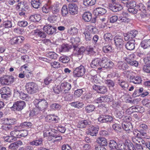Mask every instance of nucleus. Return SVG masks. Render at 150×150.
<instances>
[{"instance_id":"nucleus-1","label":"nucleus","mask_w":150,"mask_h":150,"mask_svg":"<svg viewBox=\"0 0 150 150\" xmlns=\"http://www.w3.org/2000/svg\"><path fill=\"white\" fill-rule=\"evenodd\" d=\"M28 93L30 94H33L39 91V87L37 84L33 82L27 83L25 86Z\"/></svg>"},{"instance_id":"nucleus-2","label":"nucleus","mask_w":150,"mask_h":150,"mask_svg":"<svg viewBox=\"0 0 150 150\" xmlns=\"http://www.w3.org/2000/svg\"><path fill=\"white\" fill-rule=\"evenodd\" d=\"M33 103L41 111L46 109L48 107V103L45 99H36L34 100Z\"/></svg>"},{"instance_id":"nucleus-3","label":"nucleus","mask_w":150,"mask_h":150,"mask_svg":"<svg viewBox=\"0 0 150 150\" xmlns=\"http://www.w3.org/2000/svg\"><path fill=\"white\" fill-rule=\"evenodd\" d=\"M14 80L12 76L5 75L0 78V82L2 85H8L12 83Z\"/></svg>"},{"instance_id":"nucleus-4","label":"nucleus","mask_w":150,"mask_h":150,"mask_svg":"<svg viewBox=\"0 0 150 150\" xmlns=\"http://www.w3.org/2000/svg\"><path fill=\"white\" fill-rule=\"evenodd\" d=\"M86 71L85 67L81 65L75 68L74 71V76L75 77H80L83 76Z\"/></svg>"},{"instance_id":"nucleus-5","label":"nucleus","mask_w":150,"mask_h":150,"mask_svg":"<svg viewBox=\"0 0 150 150\" xmlns=\"http://www.w3.org/2000/svg\"><path fill=\"white\" fill-rule=\"evenodd\" d=\"M110 2L109 7L110 10L113 12H117L122 9V6L120 4L115 2V0H109Z\"/></svg>"},{"instance_id":"nucleus-6","label":"nucleus","mask_w":150,"mask_h":150,"mask_svg":"<svg viewBox=\"0 0 150 150\" xmlns=\"http://www.w3.org/2000/svg\"><path fill=\"white\" fill-rule=\"evenodd\" d=\"M114 40L115 45L117 48L120 49L122 48L123 45V39L120 36H115L114 38Z\"/></svg>"},{"instance_id":"nucleus-7","label":"nucleus","mask_w":150,"mask_h":150,"mask_svg":"<svg viewBox=\"0 0 150 150\" xmlns=\"http://www.w3.org/2000/svg\"><path fill=\"white\" fill-rule=\"evenodd\" d=\"M25 105V102L23 101H17L14 103L13 108L14 109L18 111H20L22 110Z\"/></svg>"},{"instance_id":"nucleus-8","label":"nucleus","mask_w":150,"mask_h":150,"mask_svg":"<svg viewBox=\"0 0 150 150\" xmlns=\"http://www.w3.org/2000/svg\"><path fill=\"white\" fill-rule=\"evenodd\" d=\"M62 88V92L64 93H69L71 88V84L67 82L62 83L61 84Z\"/></svg>"},{"instance_id":"nucleus-9","label":"nucleus","mask_w":150,"mask_h":150,"mask_svg":"<svg viewBox=\"0 0 150 150\" xmlns=\"http://www.w3.org/2000/svg\"><path fill=\"white\" fill-rule=\"evenodd\" d=\"M112 119L113 118L112 117L105 115H100L98 118V121L101 123L111 122L112 120Z\"/></svg>"},{"instance_id":"nucleus-10","label":"nucleus","mask_w":150,"mask_h":150,"mask_svg":"<svg viewBox=\"0 0 150 150\" xmlns=\"http://www.w3.org/2000/svg\"><path fill=\"white\" fill-rule=\"evenodd\" d=\"M69 13L73 15L77 13L78 7L74 3H70L68 5Z\"/></svg>"},{"instance_id":"nucleus-11","label":"nucleus","mask_w":150,"mask_h":150,"mask_svg":"<svg viewBox=\"0 0 150 150\" xmlns=\"http://www.w3.org/2000/svg\"><path fill=\"white\" fill-rule=\"evenodd\" d=\"M99 130L98 127L91 126L89 127L86 132L87 134L90 135L92 136H96Z\"/></svg>"},{"instance_id":"nucleus-12","label":"nucleus","mask_w":150,"mask_h":150,"mask_svg":"<svg viewBox=\"0 0 150 150\" xmlns=\"http://www.w3.org/2000/svg\"><path fill=\"white\" fill-rule=\"evenodd\" d=\"M93 89L99 93L104 94L107 91V88L105 86H99L94 85L93 86Z\"/></svg>"},{"instance_id":"nucleus-13","label":"nucleus","mask_w":150,"mask_h":150,"mask_svg":"<svg viewBox=\"0 0 150 150\" xmlns=\"http://www.w3.org/2000/svg\"><path fill=\"white\" fill-rule=\"evenodd\" d=\"M109 146L111 149L114 150L118 148L119 149H122V147L123 145L122 144L117 143L114 140H111L110 141Z\"/></svg>"},{"instance_id":"nucleus-14","label":"nucleus","mask_w":150,"mask_h":150,"mask_svg":"<svg viewBox=\"0 0 150 150\" xmlns=\"http://www.w3.org/2000/svg\"><path fill=\"white\" fill-rule=\"evenodd\" d=\"M43 29L45 32L49 35L53 34L56 32V28L55 27H54L49 25L44 26Z\"/></svg>"},{"instance_id":"nucleus-15","label":"nucleus","mask_w":150,"mask_h":150,"mask_svg":"<svg viewBox=\"0 0 150 150\" xmlns=\"http://www.w3.org/2000/svg\"><path fill=\"white\" fill-rule=\"evenodd\" d=\"M24 39V38L23 36H18L12 38L10 42L12 45L19 44L23 42Z\"/></svg>"},{"instance_id":"nucleus-16","label":"nucleus","mask_w":150,"mask_h":150,"mask_svg":"<svg viewBox=\"0 0 150 150\" xmlns=\"http://www.w3.org/2000/svg\"><path fill=\"white\" fill-rule=\"evenodd\" d=\"M138 33V31L137 30L131 31L128 33L127 34H125L124 36V39L126 41L129 40V39L133 38H134Z\"/></svg>"},{"instance_id":"nucleus-17","label":"nucleus","mask_w":150,"mask_h":150,"mask_svg":"<svg viewBox=\"0 0 150 150\" xmlns=\"http://www.w3.org/2000/svg\"><path fill=\"white\" fill-rule=\"evenodd\" d=\"M116 67L118 69L123 70L127 69L129 67L127 63L122 61H119L118 62Z\"/></svg>"},{"instance_id":"nucleus-18","label":"nucleus","mask_w":150,"mask_h":150,"mask_svg":"<svg viewBox=\"0 0 150 150\" xmlns=\"http://www.w3.org/2000/svg\"><path fill=\"white\" fill-rule=\"evenodd\" d=\"M107 12L106 10L101 7H98L94 10L93 12L96 16H101L105 14Z\"/></svg>"},{"instance_id":"nucleus-19","label":"nucleus","mask_w":150,"mask_h":150,"mask_svg":"<svg viewBox=\"0 0 150 150\" xmlns=\"http://www.w3.org/2000/svg\"><path fill=\"white\" fill-rule=\"evenodd\" d=\"M122 126L125 131L128 132L132 129V125L129 122H123L122 123Z\"/></svg>"},{"instance_id":"nucleus-20","label":"nucleus","mask_w":150,"mask_h":150,"mask_svg":"<svg viewBox=\"0 0 150 150\" xmlns=\"http://www.w3.org/2000/svg\"><path fill=\"white\" fill-rule=\"evenodd\" d=\"M72 47L68 44H63L61 46L59 50L61 52H68L71 49Z\"/></svg>"},{"instance_id":"nucleus-21","label":"nucleus","mask_w":150,"mask_h":150,"mask_svg":"<svg viewBox=\"0 0 150 150\" xmlns=\"http://www.w3.org/2000/svg\"><path fill=\"white\" fill-rule=\"evenodd\" d=\"M125 47L127 50H133L135 48V40L132 39L127 42Z\"/></svg>"},{"instance_id":"nucleus-22","label":"nucleus","mask_w":150,"mask_h":150,"mask_svg":"<svg viewBox=\"0 0 150 150\" xmlns=\"http://www.w3.org/2000/svg\"><path fill=\"white\" fill-rule=\"evenodd\" d=\"M22 142L21 141H18L11 144L9 146V148L11 149H14L18 148L20 146L22 145Z\"/></svg>"},{"instance_id":"nucleus-23","label":"nucleus","mask_w":150,"mask_h":150,"mask_svg":"<svg viewBox=\"0 0 150 150\" xmlns=\"http://www.w3.org/2000/svg\"><path fill=\"white\" fill-rule=\"evenodd\" d=\"M142 80L140 77L139 76L135 77L132 76H130L129 81L134 84H139L141 83Z\"/></svg>"},{"instance_id":"nucleus-24","label":"nucleus","mask_w":150,"mask_h":150,"mask_svg":"<svg viewBox=\"0 0 150 150\" xmlns=\"http://www.w3.org/2000/svg\"><path fill=\"white\" fill-rule=\"evenodd\" d=\"M34 35L36 36L39 37L41 38H45L46 36V33L38 29L34 30Z\"/></svg>"},{"instance_id":"nucleus-25","label":"nucleus","mask_w":150,"mask_h":150,"mask_svg":"<svg viewBox=\"0 0 150 150\" xmlns=\"http://www.w3.org/2000/svg\"><path fill=\"white\" fill-rule=\"evenodd\" d=\"M96 142L97 143L102 145V146H107L108 144L107 139L103 137L98 138L96 140Z\"/></svg>"},{"instance_id":"nucleus-26","label":"nucleus","mask_w":150,"mask_h":150,"mask_svg":"<svg viewBox=\"0 0 150 150\" xmlns=\"http://www.w3.org/2000/svg\"><path fill=\"white\" fill-rule=\"evenodd\" d=\"M90 122L88 120H84L79 121L78 123L77 126L79 128H83L89 125Z\"/></svg>"},{"instance_id":"nucleus-27","label":"nucleus","mask_w":150,"mask_h":150,"mask_svg":"<svg viewBox=\"0 0 150 150\" xmlns=\"http://www.w3.org/2000/svg\"><path fill=\"white\" fill-rule=\"evenodd\" d=\"M82 18L85 22H89L92 18V14L89 12H85L83 14Z\"/></svg>"},{"instance_id":"nucleus-28","label":"nucleus","mask_w":150,"mask_h":150,"mask_svg":"<svg viewBox=\"0 0 150 150\" xmlns=\"http://www.w3.org/2000/svg\"><path fill=\"white\" fill-rule=\"evenodd\" d=\"M140 45L144 49L150 47V39L143 40L141 43Z\"/></svg>"},{"instance_id":"nucleus-29","label":"nucleus","mask_w":150,"mask_h":150,"mask_svg":"<svg viewBox=\"0 0 150 150\" xmlns=\"http://www.w3.org/2000/svg\"><path fill=\"white\" fill-rule=\"evenodd\" d=\"M74 48V52L77 55L81 54L86 50L85 48L83 46L80 48L76 47V46Z\"/></svg>"},{"instance_id":"nucleus-30","label":"nucleus","mask_w":150,"mask_h":150,"mask_svg":"<svg viewBox=\"0 0 150 150\" xmlns=\"http://www.w3.org/2000/svg\"><path fill=\"white\" fill-rule=\"evenodd\" d=\"M104 39L105 41L108 43H110L113 39L112 35L110 33H106L104 35Z\"/></svg>"},{"instance_id":"nucleus-31","label":"nucleus","mask_w":150,"mask_h":150,"mask_svg":"<svg viewBox=\"0 0 150 150\" xmlns=\"http://www.w3.org/2000/svg\"><path fill=\"white\" fill-rule=\"evenodd\" d=\"M41 19L40 15L38 14H35L32 15L30 16L29 19L31 21L33 22H39Z\"/></svg>"},{"instance_id":"nucleus-32","label":"nucleus","mask_w":150,"mask_h":150,"mask_svg":"<svg viewBox=\"0 0 150 150\" xmlns=\"http://www.w3.org/2000/svg\"><path fill=\"white\" fill-rule=\"evenodd\" d=\"M100 59L97 58L93 59L91 63V66L92 68H94L100 66Z\"/></svg>"},{"instance_id":"nucleus-33","label":"nucleus","mask_w":150,"mask_h":150,"mask_svg":"<svg viewBox=\"0 0 150 150\" xmlns=\"http://www.w3.org/2000/svg\"><path fill=\"white\" fill-rule=\"evenodd\" d=\"M96 0H83V5L87 7L92 6L95 4Z\"/></svg>"},{"instance_id":"nucleus-34","label":"nucleus","mask_w":150,"mask_h":150,"mask_svg":"<svg viewBox=\"0 0 150 150\" xmlns=\"http://www.w3.org/2000/svg\"><path fill=\"white\" fill-rule=\"evenodd\" d=\"M41 110L38 108L35 107L30 111V115L33 117L36 115L41 112Z\"/></svg>"},{"instance_id":"nucleus-35","label":"nucleus","mask_w":150,"mask_h":150,"mask_svg":"<svg viewBox=\"0 0 150 150\" xmlns=\"http://www.w3.org/2000/svg\"><path fill=\"white\" fill-rule=\"evenodd\" d=\"M42 142V139H38L30 142L29 144L32 146H38L41 145Z\"/></svg>"},{"instance_id":"nucleus-36","label":"nucleus","mask_w":150,"mask_h":150,"mask_svg":"<svg viewBox=\"0 0 150 150\" xmlns=\"http://www.w3.org/2000/svg\"><path fill=\"white\" fill-rule=\"evenodd\" d=\"M80 39L78 37H76L75 38L72 37L70 39V42L72 44L74 47H75V45L77 44L80 42Z\"/></svg>"},{"instance_id":"nucleus-37","label":"nucleus","mask_w":150,"mask_h":150,"mask_svg":"<svg viewBox=\"0 0 150 150\" xmlns=\"http://www.w3.org/2000/svg\"><path fill=\"white\" fill-rule=\"evenodd\" d=\"M120 86L124 90L127 91L129 86L128 83L127 82L124 81H120L118 83Z\"/></svg>"},{"instance_id":"nucleus-38","label":"nucleus","mask_w":150,"mask_h":150,"mask_svg":"<svg viewBox=\"0 0 150 150\" xmlns=\"http://www.w3.org/2000/svg\"><path fill=\"white\" fill-rule=\"evenodd\" d=\"M46 120L47 121H51L54 120L57 122L58 121V118L57 117L54 115H48L46 118Z\"/></svg>"},{"instance_id":"nucleus-39","label":"nucleus","mask_w":150,"mask_h":150,"mask_svg":"<svg viewBox=\"0 0 150 150\" xmlns=\"http://www.w3.org/2000/svg\"><path fill=\"white\" fill-rule=\"evenodd\" d=\"M31 3L32 6L35 8H38L41 4L39 0H31Z\"/></svg>"},{"instance_id":"nucleus-40","label":"nucleus","mask_w":150,"mask_h":150,"mask_svg":"<svg viewBox=\"0 0 150 150\" xmlns=\"http://www.w3.org/2000/svg\"><path fill=\"white\" fill-rule=\"evenodd\" d=\"M79 30L76 27L71 28L68 30L69 34L71 35H76L78 33Z\"/></svg>"},{"instance_id":"nucleus-41","label":"nucleus","mask_w":150,"mask_h":150,"mask_svg":"<svg viewBox=\"0 0 150 150\" xmlns=\"http://www.w3.org/2000/svg\"><path fill=\"white\" fill-rule=\"evenodd\" d=\"M47 57L50 59H55L58 57V55L54 52H50L46 54Z\"/></svg>"},{"instance_id":"nucleus-42","label":"nucleus","mask_w":150,"mask_h":150,"mask_svg":"<svg viewBox=\"0 0 150 150\" xmlns=\"http://www.w3.org/2000/svg\"><path fill=\"white\" fill-rule=\"evenodd\" d=\"M3 25L5 28H8L14 27L15 25V24L13 23L11 21H7L4 22Z\"/></svg>"},{"instance_id":"nucleus-43","label":"nucleus","mask_w":150,"mask_h":150,"mask_svg":"<svg viewBox=\"0 0 150 150\" xmlns=\"http://www.w3.org/2000/svg\"><path fill=\"white\" fill-rule=\"evenodd\" d=\"M14 93L19 96L20 98L23 100H25L27 97L28 95L22 92H20L18 91L15 90Z\"/></svg>"},{"instance_id":"nucleus-44","label":"nucleus","mask_w":150,"mask_h":150,"mask_svg":"<svg viewBox=\"0 0 150 150\" xmlns=\"http://www.w3.org/2000/svg\"><path fill=\"white\" fill-rule=\"evenodd\" d=\"M16 120L14 118H6L5 120V123L9 125L14 124L16 121Z\"/></svg>"},{"instance_id":"nucleus-45","label":"nucleus","mask_w":150,"mask_h":150,"mask_svg":"<svg viewBox=\"0 0 150 150\" xmlns=\"http://www.w3.org/2000/svg\"><path fill=\"white\" fill-rule=\"evenodd\" d=\"M18 6L19 7V8H21L22 10L25 11L28 8V6L26 5L25 3L23 2L22 3L21 2L18 4Z\"/></svg>"},{"instance_id":"nucleus-46","label":"nucleus","mask_w":150,"mask_h":150,"mask_svg":"<svg viewBox=\"0 0 150 150\" xmlns=\"http://www.w3.org/2000/svg\"><path fill=\"white\" fill-rule=\"evenodd\" d=\"M59 60L63 63H66L69 61L70 59L66 56L63 55L60 57Z\"/></svg>"},{"instance_id":"nucleus-47","label":"nucleus","mask_w":150,"mask_h":150,"mask_svg":"<svg viewBox=\"0 0 150 150\" xmlns=\"http://www.w3.org/2000/svg\"><path fill=\"white\" fill-rule=\"evenodd\" d=\"M135 55L134 54H132L128 56L125 59V60L127 64L134 60L135 58Z\"/></svg>"},{"instance_id":"nucleus-48","label":"nucleus","mask_w":150,"mask_h":150,"mask_svg":"<svg viewBox=\"0 0 150 150\" xmlns=\"http://www.w3.org/2000/svg\"><path fill=\"white\" fill-rule=\"evenodd\" d=\"M68 13V8L66 5H64L62 8L61 14L63 16H66Z\"/></svg>"},{"instance_id":"nucleus-49","label":"nucleus","mask_w":150,"mask_h":150,"mask_svg":"<svg viewBox=\"0 0 150 150\" xmlns=\"http://www.w3.org/2000/svg\"><path fill=\"white\" fill-rule=\"evenodd\" d=\"M87 29L90 33L94 34L97 31L96 28L92 25H89L87 26Z\"/></svg>"},{"instance_id":"nucleus-50","label":"nucleus","mask_w":150,"mask_h":150,"mask_svg":"<svg viewBox=\"0 0 150 150\" xmlns=\"http://www.w3.org/2000/svg\"><path fill=\"white\" fill-rule=\"evenodd\" d=\"M85 35V39L86 41H89L92 38V35L89 31H86L83 33Z\"/></svg>"},{"instance_id":"nucleus-51","label":"nucleus","mask_w":150,"mask_h":150,"mask_svg":"<svg viewBox=\"0 0 150 150\" xmlns=\"http://www.w3.org/2000/svg\"><path fill=\"white\" fill-rule=\"evenodd\" d=\"M32 125V123L29 122H24L21 124V126L23 128H30Z\"/></svg>"},{"instance_id":"nucleus-52","label":"nucleus","mask_w":150,"mask_h":150,"mask_svg":"<svg viewBox=\"0 0 150 150\" xmlns=\"http://www.w3.org/2000/svg\"><path fill=\"white\" fill-rule=\"evenodd\" d=\"M95 109V106L93 105H89L85 107V110L87 112L90 113L94 111Z\"/></svg>"},{"instance_id":"nucleus-53","label":"nucleus","mask_w":150,"mask_h":150,"mask_svg":"<svg viewBox=\"0 0 150 150\" xmlns=\"http://www.w3.org/2000/svg\"><path fill=\"white\" fill-rule=\"evenodd\" d=\"M139 130L141 132H146L148 130L147 126L144 124H140L139 126Z\"/></svg>"},{"instance_id":"nucleus-54","label":"nucleus","mask_w":150,"mask_h":150,"mask_svg":"<svg viewBox=\"0 0 150 150\" xmlns=\"http://www.w3.org/2000/svg\"><path fill=\"white\" fill-rule=\"evenodd\" d=\"M137 7L143 13L146 12L145 7L142 3H139L137 4Z\"/></svg>"},{"instance_id":"nucleus-55","label":"nucleus","mask_w":150,"mask_h":150,"mask_svg":"<svg viewBox=\"0 0 150 150\" xmlns=\"http://www.w3.org/2000/svg\"><path fill=\"white\" fill-rule=\"evenodd\" d=\"M143 89L141 88L139 89L136 90L133 94L134 97H137L139 96L140 95V93H142L143 91Z\"/></svg>"},{"instance_id":"nucleus-56","label":"nucleus","mask_w":150,"mask_h":150,"mask_svg":"<svg viewBox=\"0 0 150 150\" xmlns=\"http://www.w3.org/2000/svg\"><path fill=\"white\" fill-rule=\"evenodd\" d=\"M18 132L17 131H11L10 132V135L11 136V137H13L14 140H16V137L20 138V137H19V134H18Z\"/></svg>"},{"instance_id":"nucleus-57","label":"nucleus","mask_w":150,"mask_h":150,"mask_svg":"<svg viewBox=\"0 0 150 150\" xmlns=\"http://www.w3.org/2000/svg\"><path fill=\"white\" fill-rule=\"evenodd\" d=\"M61 107V106L60 105L57 103L52 104L50 106L51 109L54 110L59 109Z\"/></svg>"},{"instance_id":"nucleus-58","label":"nucleus","mask_w":150,"mask_h":150,"mask_svg":"<svg viewBox=\"0 0 150 150\" xmlns=\"http://www.w3.org/2000/svg\"><path fill=\"white\" fill-rule=\"evenodd\" d=\"M53 134L49 131H47L44 132V136L45 137H48V139L49 141H51L52 140V135Z\"/></svg>"},{"instance_id":"nucleus-59","label":"nucleus","mask_w":150,"mask_h":150,"mask_svg":"<svg viewBox=\"0 0 150 150\" xmlns=\"http://www.w3.org/2000/svg\"><path fill=\"white\" fill-rule=\"evenodd\" d=\"M103 51L104 52L107 53L111 51L112 47L109 45L107 46H104L103 47Z\"/></svg>"},{"instance_id":"nucleus-60","label":"nucleus","mask_w":150,"mask_h":150,"mask_svg":"<svg viewBox=\"0 0 150 150\" xmlns=\"http://www.w3.org/2000/svg\"><path fill=\"white\" fill-rule=\"evenodd\" d=\"M107 62V59L105 57L103 58L102 59H100V67L104 68Z\"/></svg>"},{"instance_id":"nucleus-61","label":"nucleus","mask_w":150,"mask_h":150,"mask_svg":"<svg viewBox=\"0 0 150 150\" xmlns=\"http://www.w3.org/2000/svg\"><path fill=\"white\" fill-rule=\"evenodd\" d=\"M51 6L45 5H44L42 8V10L43 13H47L50 11V8Z\"/></svg>"},{"instance_id":"nucleus-62","label":"nucleus","mask_w":150,"mask_h":150,"mask_svg":"<svg viewBox=\"0 0 150 150\" xmlns=\"http://www.w3.org/2000/svg\"><path fill=\"white\" fill-rule=\"evenodd\" d=\"M9 88L7 87H4L2 88L0 91V92L1 94H8L9 93L8 91Z\"/></svg>"},{"instance_id":"nucleus-63","label":"nucleus","mask_w":150,"mask_h":150,"mask_svg":"<svg viewBox=\"0 0 150 150\" xmlns=\"http://www.w3.org/2000/svg\"><path fill=\"white\" fill-rule=\"evenodd\" d=\"M143 105L146 107H150V100L147 99H145L143 100L142 101Z\"/></svg>"},{"instance_id":"nucleus-64","label":"nucleus","mask_w":150,"mask_h":150,"mask_svg":"<svg viewBox=\"0 0 150 150\" xmlns=\"http://www.w3.org/2000/svg\"><path fill=\"white\" fill-rule=\"evenodd\" d=\"M127 146L128 149L125 150H136L133 144L130 142L129 143L127 142L125 143Z\"/></svg>"}]
</instances>
